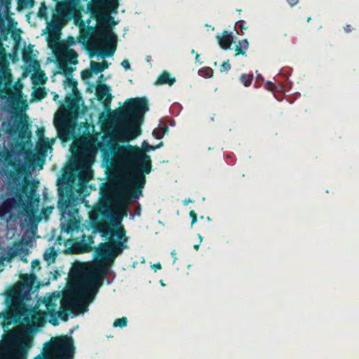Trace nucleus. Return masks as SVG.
Returning <instances> with one entry per match:
<instances>
[{"instance_id":"f257e3e1","label":"nucleus","mask_w":359,"mask_h":359,"mask_svg":"<svg viewBox=\"0 0 359 359\" xmlns=\"http://www.w3.org/2000/svg\"><path fill=\"white\" fill-rule=\"evenodd\" d=\"M97 147L107 160L111 158L118 169L117 187L126 203L133 202L142 195L146 183L145 174L151 170L150 156L137 146L120 145L108 136H103Z\"/></svg>"},{"instance_id":"f03ea898","label":"nucleus","mask_w":359,"mask_h":359,"mask_svg":"<svg viewBox=\"0 0 359 359\" xmlns=\"http://www.w3.org/2000/svg\"><path fill=\"white\" fill-rule=\"evenodd\" d=\"M93 177V171L86 158L76 156L67 166L61 182H58L59 201L57 207L62 215L76 218L78 206L86 203L80 194L87 189V184Z\"/></svg>"},{"instance_id":"7ed1b4c3","label":"nucleus","mask_w":359,"mask_h":359,"mask_svg":"<svg viewBox=\"0 0 359 359\" xmlns=\"http://www.w3.org/2000/svg\"><path fill=\"white\" fill-rule=\"evenodd\" d=\"M114 237L117 238V241L102 243L98 245L95 250L97 260L93 268L86 270L81 276L78 283V290L83 297L90 299L93 297L102 285L104 276L109 267L114 263L116 257L128 248V238L123 227L114 230L111 238Z\"/></svg>"},{"instance_id":"20e7f679","label":"nucleus","mask_w":359,"mask_h":359,"mask_svg":"<svg viewBox=\"0 0 359 359\" xmlns=\"http://www.w3.org/2000/svg\"><path fill=\"white\" fill-rule=\"evenodd\" d=\"M20 279L23 283H18L17 285L8 291L5 299V304L10 307L8 318H13L15 320H23L25 322L32 321L34 325H41L45 322L44 313L36 312V305L34 307L28 308L27 302L31 300L30 292L36 279L34 274H21Z\"/></svg>"},{"instance_id":"39448f33","label":"nucleus","mask_w":359,"mask_h":359,"mask_svg":"<svg viewBox=\"0 0 359 359\" xmlns=\"http://www.w3.org/2000/svg\"><path fill=\"white\" fill-rule=\"evenodd\" d=\"M149 110L145 98L128 99L122 109L115 111L112 121L117 126L116 137L121 141H130L141 134L140 125L144 114Z\"/></svg>"},{"instance_id":"423d86ee","label":"nucleus","mask_w":359,"mask_h":359,"mask_svg":"<svg viewBox=\"0 0 359 359\" xmlns=\"http://www.w3.org/2000/svg\"><path fill=\"white\" fill-rule=\"evenodd\" d=\"M81 277L78 279L75 286L76 293L78 297L67 296L61 298L60 293L57 291L51 294H47L43 298L38 299L36 308V312L44 313L45 322L41 325H34L32 321H27L26 323L34 327H41L44 325L46 323L47 317L49 316V323L53 325H58V318L63 320H67L68 319V314L65 311H62L61 309L66 311H73L76 309L80 305V299L79 297L86 301H93L97 293H95L91 299L86 298L79 293L78 290V283Z\"/></svg>"},{"instance_id":"0eeeda50","label":"nucleus","mask_w":359,"mask_h":359,"mask_svg":"<svg viewBox=\"0 0 359 359\" xmlns=\"http://www.w3.org/2000/svg\"><path fill=\"white\" fill-rule=\"evenodd\" d=\"M10 307L5 313H0V319L13 321L15 323L23 320L8 318ZM34 344V337L27 332L9 334L0 341V359H27Z\"/></svg>"},{"instance_id":"6e6552de","label":"nucleus","mask_w":359,"mask_h":359,"mask_svg":"<svg viewBox=\"0 0 359 359\" xmlns=\"http://www.w3.org/2000/svg\"><path fill=\"white\" fill-rule=\"evenodd\" d=\"M49 45L53 48L57 60L60 72L64 74L66 76L63 83L65 88H69L71 91L69 94L76 96L79 93L76 86L77 82L72 78V76L78 64V53L64 43H55L53 46L51 43L49 42Z\"/></svg>"},{"instance_id":"1a4fd4ad","label":"nucleus","mask_w":359,"mask_h":359,"mask_svg":"<svg viewBox=\"0 0 359 359\" xmlns=\"http://www.w3.org/2000/svg\"><path fill=\"white\" fill-rule=\"evenodd\" d=\"M67 109L59 116L57 113L54 118V124L60 139L66 140L74 133L76 121L79 114V99L69 94L65 97Z\"/></svg>"},{"instance_id":"9d476101","label":"nucleus","mask_w":359,"mask_h":359,"mask_svg":"<svg viewBox=\"0 0 359 359\" xmlns=\"http://www.w3.org/2000/svg\"><path fill=\"white\" fill-rule=\"evenodd\" d=\"M74 351L73 339L65 337L45 343L42 355L39 354L34 359H72Z\"/></svg>"},{"instance_id":"9b49d317","label":"nucleus","mask_w":359,"mask_h":359,"mask_svg":"<svg viewBox=\"0 0 359 359\" xmlns=\"http://www.w3.org/2000/svg\"><path fill=\"white\" fill-rule=\"evenodd\" d=\"M56 13L53 19L57 23L65 24L69 20L75 12V7L72 0L65 2H59L56 6Z\"/></svg>"},{"instance_id":"f8f14e48","label":"nucleus","mask_w":359,"mask_h":359,"mask_svg":"<svg viewBox=\"0 0 359 359\" xmlns=\"http://www.w3.org/2000/svg\"><path fill=\"white\" fill-rule=\"evenodd\" d=\"M29 253L27 248L20 243H15L12 246H7L0 252V262H11L15 256L26 257Z\"/></svg>"},{"instance_id":"ddd939ff","label":"nucleus","mask_w":359,"mask_h":359,"mask_svg":"<svg viewBox=\"0 0 359 359\" xmlns=\"http://www.w3.org/2000/svg\"><path fill=\"white\" fill-rule=\"evenodd\" d=\"M100 38L105 45L102 57L105 58L113 55L116 48V36L111 32H102L100 33Z\"/></svg>"},{"instance_id":"4468645a","label":"nucleus","mask_w":359,"mask_h":359,"mask_svg":"<svg viewBox=\"0 0 359 359\" xmlns=\"http://www.w3.org/2000/svg\"><path fill=\"white\" fill-rule=\"evenodd\" d=\"M93 243V238L91 236H86L83 235L81 241L75 243L74 248L80 253L88 252L92 250L90 245Z\"/></svg>"},{"instance_id":"2eb2a0df","label":"nucleus","mask_w":359,"mask_h":359,"mask_svg":"<svg viewBox=\"0 0 359 359\" xmlns=\"http://www.w3.org/2000/svg\"><path fill=\"white\" fill-rule=\"evenodd\" d=\"M12 81L11 74L8 70L1 68L0 69V97L3 90L11 86Z\"/></svg>"},{"instance_id":"dca6fc26","label":"nucleus","mask_w":359,"mask_h":359,"mask_svg":"<svg viewBox=\"0 0 359 359\" xmlns=\"http://www.w3.org/2000/svg\"><path fill=\"white\" fill-rule=\"evenodd\" d=\"M217 39L222 48L224 50L230 48L231 45L233 42V36L231 32L224 31L222 34V36H217Z\"/></svg>"},{"instance_id":"f3484780","label":"nucleus","mask_w":359,"mask_h":359,"mask_svg":"<svg viewBox=\"0 0 359 359\" xmlns=\"http://www.w3.org/2000/svg\"><path fill=\"white\" fill-rule=\"evenodd\" d=\"M11 7V0H0V22L4 20H10L9 13Z\"/></svg>"},{"instance_id":"a211bd4d","label":"nucleus","mask_w":359,"mask_h":359,"mask_svg":"<svg viewBox=\"0 0 359 359\" xmlns=\"http://www.w3.org/2000/svg\"><path fill=\"white\" fill-rule=\"evenodd\" d=\"M21 92L16 90V92L14 95H10V96H4L1 95L0 97V99H3L6 100V107L8 109H13L16 108V106L18 104V102L21 96L20 95Z\"/></svg>"},{"instance_id":"6ab92c4d","label":"nucleus","mask_w":359,"mask_h":359,"mask_svg":"<svg viewBox=\"0 0 359 359\" xmlns=\"http://www.w3.org/2000/svg\"><path fill=\"white\" fill-rule=\"evenodd\" d=\"M97 6L107 11L116 12L118 4V0H98Z\"/></svg>"},{"instance_id":"aec40b11","label":"nucleus","mask_w":359,"mask_h":359,"mask_svg":"<svg viewBox=\"0 0 359 359\" xmlns=\"http://www.w3.org/2000/svg\"><path fill=\"white\" fill-rule=\"evenodd\" d=\"M111 224L116 228H119L122 222L123 215L122 212H112L109 215Z\"/></svg>"},{"instance_id":"412c9836","label":"nucleus","mask_w":359,"mask_h":359,"mask_svg":"<svg viewBox=\"0 0 359 359\" xmlns=\"http://www.w3.org/2000/svg\"><path fill=\"white\" fill-rule=\"evenodd\" d=\"M175 82V78H170V74L167 72H164L156 81V85L168 84L169 86L173 85Z\"/></svg>"},{"instance_id":"4be33fe9","label":"nucleus","mask_w":359,"mask_h":359,"mask_svg":"<svg viewBox=\"0 0 359 359\" xmlns=\"http://www.w3.org/2000/svg\"><path fill=\"white\" fill-rule=\"evenodd\" d=\"M97 93L101 97H103L104 96H107V97L104 100V103L107 104L110 103L111 101V96L109 93V88L105 85H100L97 88Z\"/></svg>"},{"instance_id":"5701e85b","label":"nucleus","mask_w":359,"mask_h":359,"mask_svg":"<svg viewBox=\"0 0 359 359\" xmlns=\"http://www.w3.org/2000/svg\"><path fill=\"white\" fill-rule=\"evenodd\" d=\"M57 256V253L55 251V249L53 247L48 248L43 255V259L46 260L48 264L53 263L55 260V257Z\"/></svg>"},{"instance_id":"b1692460","label":"nucleus","mask_w":359,"mask_h":359,"mask_svg":"<svg viewBox=\"0 0 359 359\" xmlns=\"http://www.w3.org/2000/svg\"><path fill=\"white\" fill-rule=\"evenodd\" d=\"M249 47V43L247 39H243L236 46L235 50L237 54L245 55Z\"/></svg>"},{"instance_id":"393cba45","label":"nucleus","mask_w":359,"mask_h":359,"mask_svg":"<svg viewBox=\"0 0 359 359\" xmlns=\"http://www.w3.org/2000/svg\"><path fill=\"white\" fill-rule=\"evenodd\" d=\"M34 57H35V54L34 53L33 46L29 45L22 52L23 60L27 62Z\"/></svg>"},{"instance_id":"a878e982","label":"nucleus","mask_w":359,"mask_h":359,"mask_svg":"<svg viewBox=\"0 0 359 359\" xmlns=\"http://www.w3.org/2000/svg\"><path fill=\"white\" fill-rule=\"evenodd\" d=\"M162 122H160V124L158 128L154 130L153 131V135L156 139L160 140L161 139L165 131L167 130L168 128L167 126L163 127L161 126Z\"/></svg>"},{"instance_id":"bb28decb","label":"nucleus","mask_w":359,"mask_h":359,"mask_svg":"<svg viewBox=\"0 0 359 359\" xmlns=\"http://www.w3.org/2000/svg\"><path fill=\"white\" fill-rule=\"evenodd\" d=\"M90 69L93 72H94L96 74L103 72V68H102L101 63L95 61L90 62Z\"/></svg>"},{"instance_id":"cd10ccee","label":"nucleus","mask_w":359,"mask_h":359,"mask_svg":"<svg viewBox=\"0 0 359 359\" xmlns=\"http://www.w3.org/2000/svg\"><path fill=\"white\" fill-rule=\"evenodd\" d=\"M34 94L36 98L38 100H41L46 96L47 93L45 88L39 87L34 90Z\"/></svg>"},{"instance_id":"c85d7f7f","label":"nucleus","mask_w":359,"mask_h":359,"mask_svg":"<svg viewBox=\"0 0 359 359\" xmlns=\"http://www.w3.org/2000/svg\"><path fill=\"white\" fill-rule=\"evenodd\" d=\"M128 319L126 317H122L121 318L116 319L113 324L114 327H124L127 325Z\"/></svg>"},{"instance_id":"c756f323","label":"nucleus","mask_w":359,"mask_h":359,"mask_svg":"<svg viewBox=\"0 0 359 359\" xmlns=\"http://www.w3.org/2000/svg\"><path fill=\"white\" fill-rule=\"evenodd\" d=\"M252 80V76L250 74H242L241 76V81L243 85L246 87L250 86Z\"/></svg>"},{"instance_id":"7c9ffc66","label":"nucleus","mask_w":359,"mask_h":359,"mask_svg":"<svg viewBox=\"0 0 359 359\" xmlns=\"http://www.w3.org/2000/svg\"><path fill=\"white\" fill-rule=\"evenodd\" d=\"M34 0H18V5L22 8H32L34 6Z\"/></svg>"},{"instance_id":"2f4dec72","label":"nucleus","mask_w":359,"mask_h":359,"mask_svg":"<svg viewBox=\"0 0 359 359\" xmlns=\"http://www.w3.org/2000/svg\"><path fill=\"white\" fill-rule=\"evenodd\" d=\"M46 11H47V7L46 6L45 4L43 3L41 4V7L39 8V10L38 12V16L41 18H47Z\"/></svg>"},{"instance_id":"473e14b6","label":"nucleus","mask_w":359,"mask_h":359,"mask_svg":"<svg viewBox=\"0 0 359 359\" xmlns=\"http://www.w3.org/2000/svg\"><path fill=\"white\" fill-rule=\"evenodd\" d=\"M161 145V144L156 147H154L150 145L147 141H144L142 144V147L145 151H150L154 150L156 148H159Z\"/></svg>"},{"instance_id":"72a5a7b5","label":"nucleus","mask_w":359,"mask_h":359,"mask_svg":"<svg viewBox=\"0 0 359 359\" xmlns=\"http://www.w3.org/2000/svg\"><path fill=\"white\" fill-rule=\"evenodd\" d=\"M101 231L104 233V236H109L111 238L112 237L114 229L110 228L109 226H105L102 228Z\"/></svg>"},{"instance_id":"f704fd0d","label":"nucleus","mask_w":359,"mask_h":359,"mask_svg":"<svg viewBox=\"0 0 359 359\" xmlns=\"http://www.w3.org/2000/svg\"><path fill=\"white\" fill-rule=\"evenodd\" d=\"M200 73L204 74H202L205 77H211L212 76V70L210 68H204L199 71Z\"/></svg>"},{"instance_id":"c9c22d12","label":"nucleus","mask_w":359,"mask_h":359,"mask_svg":"<svg viewBox=\"0 0 359 359\" xmlns=\"http://www.w3.org/2000/svg\"><path fill=\"white\" fill-rule=\"evenodd\" d=\"M76 227V223L69 222L67 224V227H66L65 231L67 233H70V232L73 231Z\"/></svg>"},{"instance_id":"e433bc0d","label":"nucleus","mask_w":359,"mask_h":359,"mask_svg":"<svg viewBox=\"0 0 359 359\" xmlns=\"http://www.w3.org/2000/svg\"><path fill=\"white\" fill-rule=\"evenodd\" d=\"M92 72H93L91 71V69L90 70L86 69V70L82 71L81 72V78L83 80L89 79L92 76Z\"/></svg>"},{"instance_id":"4c0bfd02","label":"nucleus","mask_w":359,"mask_h":359,"mask_svg":"<svg viewBox=\"0 0 359 359\" xmlns=\"http://www.w3.org/2000/svg\"><path fill=\"white\" fill-rule=\"evenodd\" d=\"M246 22L243 20H240L236 22V27H238L241 32L243 30H245L247 29V27L245 26ZM241 34H243V32L241 33Z\"/></svg>"},{"instance_id":"58836bf2","label":"nucleus","mask_w":359,"mask_h":359,"mask_svg":"<svg viewBox=\"0 0 359 359\" xmlns=\"http://www.w3.org/2000/svg\"><path fill=\"white\" fill-rule=\"evenodd\" d=\"M49 144V140L48 138H44L41 140V142L39 144L40 150L46 149L47 147V145Z\"/></svg>"},{"instance_id":"ea45409f","label":"nucleus","mask_w":359,"mask_h":359,"mask_svg":"<svg viewBox=\"0 0 359 359\" xmlns=\"http://www.w3.org/2000/svg\"><path fill=\"white\" fill-rule=\"evenodd\" d=\"M231 69L229 61L223 62L221 67V72H228Z\"/></svg>"},{"instance_id":"a19ab883","label":"nucleus","mask_w":359,"mask_h":359,"mask_svg":"<svg viewBox=\"0 0 359 359\" xmlns=\"http://www.w3.org/2000/svg\"><path fill=\"white\" fill-rule=\"evenodd\" d=\"M189 215H190V217L192 219V220H191V226H193L197 222V215H196V213L194 210H191L190 212Z\"/></svg>"},{"instance_id":"79ce46f5","label":"nucleus","mask_w":359,"mask_h":359,"mask_svg":"<svg viewBox=\"0 0 359 359\" xmlns=\"http://www.w3.org/2000/svg\"><path fill=\"white\" fill-rule=\"evenodd\" d=\"M121 66L125 69V70H129L130 69V62L128 60H124L122 62H121Z\"/></svg>"},{"instance_id":"37998d69","label":"nucleus","mask_w":359,"mask_h":359,"mask_svg":"<svg viewBox=\"0 0 359 359\" xmlns=\"http://www.w3.org/2000/svg\"><path fill=\"white\" fill-rule=\"evenodd\" d=\"M40 262L39 260L35 259L32 262V267L34 270L35 269H40Z\"/></svg>"},{"instance_id":"c03bdc74","label":"nucleus","mask_w":359,"mask_h":359,"mask_svg":"<svg viewBox=\"0 0 359 359\" xmlns=\"http://www.w3.org/2000/svg\"><path fill=\"white\" fill-rule=\"evenodd\" d=\"M266 88L271 91H273L274 90V88H275V86L274 85L270 82V81H268L267 82V87Z\"/></svg>"},{"instance_id":"a18cd8bd","label":"nucleus","mask_w":359,"mask_h":359,"mask_svg":"<svg viewBox=\"0 0 359 359\" xmlns=\"http://www.w3.org/2000/svg\"><path fill=\"white\" fill-rule=\"evenodd\" d=\"M344 29L345 32H346V33L351 32L353 29L351 25H346V26H344Z\"/></svg>"},{"instance_id":"49530a36","label":"nucleus","mask_w":359,"mask_h":359,"mask_svg":"<svg viewBox=\"0 0 359 359\" xmlns=\"http://www.w3.org/2000/svg\"><path fill=\"white\" fill-rule=\"evenodd\" d=\"M287 1L291 6L296 5L299 2V0H287Z\"/></svg>"},{"instance_id":"de8ad7c7","label":"nucleus","mask_w":359,"mask_h":359,"mask_svg":"<svg viewBox=\"0 0 359 359\" xmlns=\"http://www.w3.org/2000/svg\"><path fill=\"white\" fill-rule=\"evenodd\" d=\"M140 213H141V208H140V205H139L138 207L136 208L135 214L137 216H140Z\"/></svg>"},{"instance_id":"09e8293b","label":"nucleus","mask_w":359,"mask_h":359,"mask_svg":"<svg viewBox=\"0 0 359 359\" xmlns=\"http://www.w3.org/2000/svg\"><path fill=\"white\" fill-rule=\"evenodd\" d=\"M101 65H102V68H103V71H104V69H107V68H108V67H109L108 63H107V62H106V61L102 62L101 63Z\"/></svg>"},{"instance_id":"8fccbe9b","label":"nucleus","mask_w":359,"mask_h":359,"mask_svg":"<svg viewBox=\"0 0 359 359\" xmlns=\"http://www.w3.org/2000/svg\"><path fill=\"white\" fill-rule=\"evenodd\" d=\"M152 268L156 271V269H161V265L160 263H158V264H156L152 266Z\"/></svg>"},{"instance_id":"3c124183","label":"nucleus","mask_w":359,"mask_h":359,"mask_svg":"<svg viewBox=\"0 0 359 359\" xmlns=\"http://www.w3.org/2000/svg\"><path fill=\"white\" fill-rule=\"evenodd\" d=\"M44 130L43 129L38 130L37 134L39 137L43 135Z\"/></svg>"},{"instance_id":"603ef678","label":"nucleus","mask_w":359,"mask_h":359,"mask_svg":"<svg viewBox=\"0 0 359 359\" xmlns=\"http://www.w3.org/2000/svg\"><path fill=\"white\" fill-rule=\"evenodd\" d=\"M58 98H59V95L55 93V94H54L53 100H54L55 101H57V100H58Z\"/></svg>"},{"instance_id":"864d4df0","label":"nucleus","mask_w":359,"mask_h":359,"mask_svg":"<svg viewBox=\"0 0 359 359\" xmlns=\"http://www.w3.org/2000/svg\"><path fill=\"white\" fill-rule=\"evenodd\" d=\"M118 212H122L123 217L127 215V212L126 210H120Z\"/></svg>"},{"instance_id":"5fc2aeb1","label":"nucleus","mask_w":359,"mask_h":359,"mask_svg":"<svg viewBox=\"0 0 359 359\" xmlns=\"http://www.w3.org/2000/svg\"><path fill=\"white\" fill-rule=\"evenodd\" d=\"M189 202H191V200H187H187H185V201H184V205H187V204H188V203H189Z\"/></svg>"},{"instance_id":"6e6d98bb","label":"nucleus","mask_w":359,"mask_h":359,"mask_svg":"<svg viewBox=\"0 0 359 359\" xmlns=\"http://www.w3.org/2000/svg\"><path fill=\"white\" fill-rule=\"evenodd\" d=\"M194 248L195 250H198L199 249V245H195Z\"/></svg>"},{"instance_id":"4d7b16f0","label":"nucleus","mask_w":359,"mask_h":359,"mask_svg":"<svg viewBox=\"0 0 359 359\" xmlns=\"http://www.w3.org/2000/svg\"><path fill=\"white\" fill-rule=\"evenodd\" d=\"M198 238L200 239V242H202L203 238H202V236L200 234H198Z\"/></svg>"},{"instance_id":"13d9d810","label":"nucleus","mask_w":359,"mask_h":359,"mask_svg":"<svg viewBox=\"0 0 359 359\" xmlns=\"http://www.w3.org/2000/svg\"><path fill=\"white\" fill-rule=\"evenodd\" d=\"M198 57H199V55L196 54V61H198Z\"/></svg>"},{"instance_id":"bf43d9fd","label":"nucleus","mask_w":359,"mask_h":359,"mask_svg":"<svg viewBox=\"0 0 359 359\" xmlns=\"http://www.w3.org/2000/svg\"><path fill=\"white\" fill-rule=\"evenodd\" d=\"M259 78H260V79H262V76L260 74H258V75H257V79H259Z\"/></svg>"},{"instance_id":"052dcab7","label":"nucleus","mask_w":359,"mask_h":359,"mask_svg":"<svg viewBox=\"0 0 359 359\" xmlns=\"http://www.w3.org/2000/svg\"><path fill=\"white\" fill-rule=\"evenodd\" d=\"M311 20V17H309V18H308L307 21H308V22H309Z\"/></svg>"},{"instance_id":"680f3d73","label":"nucleus","mask_w":359,"mask_h":359,"mask_svg":"<svg viewBox=\"0 0 359 359\" xmlns=\"http://www.w3.org/2000/svg\"><path fill=\"white\" fill-rule=\"evenodd\" d=\"M133 218H134V215H130V219H133Z\"/></svg>"},{"instance_id":"e2e57ef3","label":"nucleus","mask_w":359,"mask_h":359,"mask_svg":"<svg viewBox=\"0 0 359 359\" xmlns=\"http://www.w3.org/2000/svg\"><path fill=\"white\" fill-rule=\"evenodd\" d=\"M191 53H192V54L195 53L194 50H191Z\"/></svg>"}]
</instances>
